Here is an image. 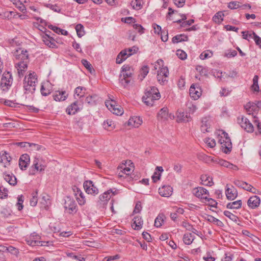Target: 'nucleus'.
<instances>
[{
    "instance_id": "nucleus-1",
    "label": "nucleus",
    "mask_w": 261,
    "mask_h": 261,
    "mask_svg": "<svg viewBox=\"0 0 261 261\" xmlns=\"http://www.w3.org/2000/svg\"><path fill=\"white\" fill-rule=\"evenodd\" d=\"M37 83V76L34 72H30L25 76L23 80V88L25 93H34L36 90Z\"/></svg>"
},
{
    "instance_id": "nucleus-2",
    "label": "nucleus",
    "mask_w": 261,
    "mask_h": 261,
    "mask_svg": "<svg viewBox=\"0 0 261 261\" xmlns=\"http://www.w3.org/2000/svg\"><path fill=\"white\" fill-rule=\"evenodd\" d=\"M161 95L157 88L150 87L147 89L142 97L143 101L147 106H153L154 101L160 98Z\"/></svg>"
},
{
    "instance_id": "nucleus-3",
    "label": "nucleus",
    "mask_w": 261,
    "mask_h": 261,
    "mask_svg": "<svg viewBox=\"0 0 261 261\" xmlns=\"http://www.w3.org/2000/svg\"><path fill=\"white\" fill-rule=\"evenodd\" d=\"M218 142L221 145V149L225 153H229L232 149V143L227 133L223 130H219Z\"/></svg>"
},
{
    "instance_id": "nucleus-4",
    "label": "nucleus",
    "mask_w": 261,
    "mask_h": 261,
    "mask_svg": "<svg viewBox=\"0 0 261 261\" xmlns=\"http://www.w3.org/2000/svg\"><path fill=\"white\" fill-rule=\"evenodd\" d=\"M13 83L12 73L9 71H5L2 75L0 82V88L3 91H8L12 87Z\"/></svg>"
},
{
    "instance_id": "nucleus-5",
    "label": "nucleus",
    "mask_w": 261,
    "mask_h": 261,
    "mask_svg": "<svg viewBox=\"0 0 261 261\" xmlns=\"http://www.w3.org/2000/svg\"><path fill=\"white\" fill-rule=\"evenodd\" d=\"M46 167V165L45 164L44 161L39 158H35L33 165L31 166V169L30 170V174L35 175L37 172H42L44 171Z\"/></svg>"
},
{
    "instance_id": "nucleus-6",
    "label": "nucleus",
    "mask_w": 261,
    "mask_h": 261,
    "mask_svg": "<svg viewBox=\"0 0 261 261\" xmlns=\"http://www.w3.org/2000/svg\"><path fill=\"white\" fill-rule=\"evenodd\" d=\"M64 208L67 213L74 214L77 211L76 202L73 197H66Z\"/></svg>"
},
{
    "instance_id": "nucleus-7",
    "label": "nucleus",
    "mask_w": 261,
    "mask_h": 261,
    "mask_svg": "<svg viewBox=\"0 0 261 261\" xmlns=\"http://www.w3.org/2000/svg\"><path fill=\"white\" fill-rule=\"evenodd\" d=\"M237 120L241 127L245 131L249 133L253 132L254 126L248 119L244 116H242L241 118L238 117Z\"/></svg>"
},
{
    "instance_id": "nucleus-8",
    "label": "nucleus",
    "mask_w": 261,
    "mask_h": 261,
    "mask_svg": "<svg viewBox=\"0 0 261 261\" xmlns=\"http://www.w3.org/2000/svg\"><path fill=\"white\" fill-rule=\"evenodd\" d=\"M83 187L88 194L96 195L98 193V189L94 186L93 181L90 180L84 181Z\"/></svg>"
},
{
    "instance_id": "nucleus-9",
    "label": "nucleus",
    "mask_w": 261,
    "mask_h": 261,
    "mask_svg": "<svg viewBox=\"0 0 261 261\" xmlns=\"http://www.w3.org/2000/svg\"><path fill=\"white\" fill-rule=\"evenodd\" d=\"M14 56L16 60L20 61H28L29 54L27 50L19 48L14 53Z\"/></svg>"
},
{
    "instance_id": "nucleus-10",
    "label": "nucleus",
    "mask_w": 261,
    "mask_h": 261,
    "mask_svg": "<svg viewBox=\"0 0 261 261\" xmlns=\"http://www.w3.org/2000/svg\"><path fill=\"white\" fill-rule=\"evenodd\" d=\"M190 97L194 99H198L202 94V90L197 84H192L189 89Z\"/></svg>"
},
{
    "instance_id": "nucleus-11",
    "label": "nucleus",
    "mask_w": 261,
    "mask_h": 261,
    "mask_svg": "<svg viewBox=\"0 0 261 261\" xmlns=\"http://www.w3.org/2000/svg\"><path fill=\"white\" fill-rule=\"evenodd\" d=\"M40 237L35 233H32L29 238H27L26 241L28 245L35 246H42L43 242L40 241Z\"/></svg>"
},
{
    "instance_id": "nucleus-12",
    "label": "nucleus",
    "mask_w": 261,
    "mask_h": 261,
    "mask_svg": "<svg viewBox=\"0 0 261 261\" xmlns=\"http://www.w3.org/2000/svg\"><path fill=\"white\" fill-rule=\"evenodd\" d=\"M176 121L178 123L188 122L192 120L189 114L182 110H177L176 113Z\"/></svg>"
},
{
    "instance_id": "nucleus-13",
    "label": "nucleus",
    "mask_w": 261,
    "mask_h": 261,
    "mask_svg": "<svg viewBox=\"0 0 261 261\" xmlns=\"http://www.w3.org/2000/svg\"><path fill=\"white\" fill-rule=\"evenodd\" d=\"M169 75V71L167 67H162L158 71L157 74V79L160 84L164 83L167 81V78Z\"/></svg>"
},
{
    "instance_id": "nucleus-14",
    "label": "nucleus",
    "mask_w": 261,
    "mask_h": 261,
    "mask_svg": "<svg viewBox=\"0 0 261 261\" xmlns=\"http://www.w3.org/2000/svg\"><path fill=\"white\" fill-rule=\"evenodd\" d=\"M11 160V157L6 151H2L0 152V163L3 165L4 167H8L10 165Z\"/></svg>"
},
{
    "instance_id": "nucleus-15",
    "label": "nucleus",
    "mask_w": 261,
    "mask_h": 261,
    "mask_svg": "<svg viewBox=\"0 0 261 261\" xmlns=\"http://www.w3.org/2000/svg\"><path fill=\"white\" fill-rule=\"evenodd\" d=\"M29 61H19L15 64V67L17 68L18 76L21 77L23 76L28 68Z\"/></svg>"
},
{
    "instance_id": "nucleus-16",
    "label": "nucleus",
    "mask_w": 261,
    "mask_h": 261,
    "mask_svg": "<svg viewBox=\"0 0 261 261\" xmlns=\"http://www.w3.org/2000/svg\"><path fill=\"white\" fill-rule=\"evenodd\" d=\"M30 156L28 154L21 155L19 160V166L22 170H25L30 164Z\"/></svg>"
},
{
    "instance_id": "nucleus-17",
    "label": "nucleus",
    "mask_w": 261,
    "mask_h": 261,
    "mask_svg": "<svg viewBox=\"0 0 261 261\" xmlns=\"http://www.w3.org/2000/svg\"><path fill=\"white\" fill-rule=\"evenodd\" d=\"M68 96V94L65 90H58L56 91L53 97L54 99L56 101H61L65 100Z\"/></svg>"
},
{
    "instance_id": "nucleus-18",
    "label": "nucleus",
    "mask_w": 261,
    "mask_h": 261,
    "mask_svg": "<svg viewBox=\"0 0 261 261\" xmlns=\"http://www.w3.org/2000/svg\"><path fill=\"white\" fill-rule=\"evenodd\" d=\"M53 91V86L51 84L47 81L42 84L40 91L43 96H47L50 94Z\"/></svg>"
},
{
    "instance_id": "nucleus-19",
    "label": "nucleus",
    "mask_w": 261,
    "mask_h": 261,
    "mask_svg": "<svg viewBox=\"0 0 261 261\" xmlns=\"http://www.w3.org/2000/svg\"><path fill=\"white\" fill-rule=\"evenodd\" d=\"M160 196H171L173 193V188L169 185H164L159 189Z\"/></svg>"
},
{
    "instance_id": "nucleus-20",
    "label": "nucleus",
    "mask_w": 261,
    "mask_h": 261,
    "mask_svg": "<svg viewBox=\"0 0 261 261\" xmlns=\"http://www.w3.org/2000/svg\"><path fill=\"white\" fill-rule=\"evenodd\" d=\"M244 108L248 114H253L258 111V102L255 103L253 102H249L245 106Z\"/></svg>"
},
{
    "instance_id": "nucleus-21",
    "label": "nucleus",
    "mask_w": 261,
    "mask_h": 261,
    "mask_svg": "<svg viewBox=\"0 0 261 261\" xmlns=\"http://www.w3.org/2000/svg\"><path fill=\"white\" fill-rule=\"evenodd\" d=\"M79 110V102L75 101L67 108L66 112L68 115H74Z\"/></svg>"
},
{
    "instance_id": "nucleus-22",
    "label": "nucleus",
    "mask_w": 261,
    "mask_h": 261,
    "mask_svg": "<svg viewBox=\"0 0 261 261\" xmlns=\"http://www.w3.org/2000/svg\"><path fill=\"white\" fill-rule=\"evenodd\" d=\"M142 123V120L140 117L133 116L129 118L128 121V125L135 128L138 127Z\"/></svg>"
},
{
    "instance_id": "nucleus-23",
    "label": "nucleus",
    "mask_w": 261,
    "mask_h": 261,
    "mask_svg": "<svg viewBox=\"0 0 261 261\" xmlns=\"http://www.w3.org/2000/svg\"><path fill=\"white\" fill-rule=\"evenodd\" d=\"M199 198V201L205 204L213 207H216L217 202L214 199L209 198L208 197H198Z\"/></svg>"
},
{
    "instance_id": "nucleus-24",
    "label": "nucleus",
    "mask_w": 261,
    "mask_h": 261,
    "mask_svg": "<svg viewBox=\"0 0 261 261\" xmlns=\"http://www.w3.org/2000/svg\"><path fill=\"white\" fill-rule=\"evenodd\" d=\"M260 202L259 197H250L247 201V204L249 207L254 209L259 206Z\"/></svg>"
},
{
    "instance_id": "nucleus-25",
    "label": "nucleus",
    "mask_w": 261,
    "mask_h": 261,
    "mask_svg": "<svg viewBox=\"0 0 261 261\" xmlns=\"http://www.w3.org/2000/svg\"><path fill=\"white\" fill-rule=\"evenodd\" d=\"M3 177L4 179L10 185L14 186L17 183L16 177L12 174H7L6 172L3 173Z\"/></svg>"
},
{
    "instance_id": "nucleus-26",
    "label": "nucleus",
    "mask_w": 261,
    "mask_h": 261,
    "mask_svg": "<svg viewBox=\"0 0 261 261\" xmlns=\"http://www.w3.org/2000/svg\"><path fill=\"white\" fill-rule=\"evenodd\" d=\"M168 118V109L167 107H164L161 109L158 114V119L160 120L164 121Z\"/></svg>"
},
{
    "instance_id": "nucleus-27",
    "label": "nucleus",
    "mask_w": 261,
    "mask_h": 261,
    "mask_svg": "<svg viewBox=\"0 0 261 261\" xmlns=\"http://www.w3.org/2000/svg\"><path fill=\"white\" fill-rule=\"evenodd\" d=\"M200 179L201 184L203 185L211 186L213 185L212 178L207 174L202 175Z\"/></svg>"
},
{
    "instance_id": "nucleus-28",
    "label": "nucleus",
    "mask_w": 261,
    "mask_h": 261,
    "mask_svg": "<svg viewBox=\"0 0 261 261\" xmlns=\"http://www.w3.org/2000/svg\"><path fill=\"white\" fill-rule=\"evenodd\" d=\"M192 193L194 196H203L208 194V191L204 188L198 187L193 189Z\"/></svg>"
},
{
    "instance_id": "nucleus-29",
    "label": "nucleus",
    "mask_w": 261,
    "mask_h": 261,
    "mask_svg": "<svg viewBox=\"0 0 261 261\" xmlns=\"http://www.w3.org/2000/svg\"><path fill=\"white\" fill-rule=\"evenodd\" d=\"M143 224V220L141 217H135L134 218V222L132 226L134 227V229L136 230H139L142 228Z\"/></svg>"
},
{
    "instance_id": "nucleus-30",
    "label": "nucleus",
    "mask_w": 261,
    "mask_h": 261,
    "mask_svg": "<svg viewBox=\"0 0 261 261\" xmlns=\"http://www.w3.org/2000/svg\"><path fill=\"white\" fill-rule=\"evenodd\" d=\"M103 125L104 128L108 131H111L115 128V124L114 122L111 119H107L105 121L103 122Z\"/></svg>"
},
{
    "instance_id": "nucleus-31",
    "label": "nucleus",
    "mask_w": 261,
    "mask_h": 261,
    "mask_svg": "<svg viewBox=\"0 0 261 261\" xmlns=\"http://www.w3.org/2000/svg\"><path fill=\"white\" fill-rule=\"evenodd\" d=\"M210 124L208 122V120L206 118H204L202 119L201 121V125L200 126L201 130L203 133L208 132V129L210 127Z\"/></svg>"
},
{
    "instance_id": "nucleus-32",
    "label": "nucleus",
    "mask_w": 261,
    "mask_h": 261,
    "mask_svg": "<svg viewBox=\"0 0 261 261\" xmlns=\"http://www.w3.org/2000/svg\"><path fill=\"white\" fill-rule=\"evenodd\" d=\"M188 37L184 34L177 35L172 38V41L173 43H177L181 41H187Z\"/></svg>"
},
{
    "instance_id": "nucleus-33",
    "label": "nucleus",
    "mask_w": 261,
    "mask_h": 261,
    "mask_svg": "<svg viewBox=\"0 0 261 261\" xmlns=\"http://www.w3.org/2000/svg\"><path fill=\"white\" fill-rule=\"evenodd\" d=\"M224 14L223 12L219 11L213 17V20L216 23L220 24L223 20Z\"/></svg>"
},
{
    "instance_id": "nucleus-34",
    "label": "nucleus",
    "mask_w": 261,
    "mask_h": 261,
    "mask_svg": "<svg viewBox=\"0 0 261 261\" xmlns=\"http://www.w3.org/2000/svg\"><path fill=\"white\" fill-rule=\"evenodd\" d=\"M242 206V201L238 200L232 202H229L226 205V207L229 209H239Z\"/></svg>"
},
{
    "instance_id": "nucleus-35",
    "label": "nucleus",
    "mask_w": 261,
    "mask_h": 261,
    "mask_svg": "<svg viewBox=\"0 0 261 261\" xmlns=\"http://www.w3.org/2000/svg\"><path fill=\"white\" fill-rule=\"evenodd\" d=\"M194 239V236L191 233H187L184 235L183 241L186 244L190 245L193 242Z\"/></svg>"
},
{
    "instance_id": "nucleus-36",
    "label": "nucleus",
    "mask_w": 261,
    "mask_h": 261,
    "mask_svg": "<svg viewBox=\"0 0 261 261\" xmlns=\"http://www.w3.org/2000/svg\"><path fill=\"white\" fill-rule=\"evenodd\" d=\"M48 28L54 31L55 33L58 34H62L64 35H68V32L66 30L61 29L57 27L54 26L53 25H49L48 26Z\"/></svg>"
},
{
    "instance_id": "nucleus-37",
    "label": "nucleus",
    "mask_w": 261,
    "mask_h": 261,
    "mask_svg": "<svg viewBox=\"0 0 261 261\" xmlns=\"http://www.w3.org/2000/svg\"><path fill=\"white\" fill-rule=\"evenodd\" d=\"M86 88L79 86L76 87L74 90V95H76L79 98L82 97L85 94Z\"/></svg>"
},
{
    "instance_id": "nucleus-38",
    "label": "nucleus",
    "mask_w": 261,
    "mask_h": 261,
    "mask_svg": "<svg viewBox=\"0 0 261 261\" xmlns=\"http://www.w3.org/2000/svg\"><path fill=\"white\" fill-rule=\"evenodd\" d=\"M226 196H228V195H231V196H237V191L234 187L231 186L230 187H229L228 185L226 186V189L225 190Z\"/></svg>"
},
{
    "instance_id": "nucleus-39",
    "label": "nucleus",
    "mask_w": 261,
    "mask_h": 261,
    "mask_svg": "<svg viewBox=\"0 0 261 261\" xmlns=\"http://www.w3.org/2000/svg\"><path fill=\"white\" fill-rule=\"evenodd\" d=\"M75 29L79 37L81 38L85 35L84 28L82 24H77Z\"/></svg>"
},
{
    "instance_id": "nucleus-40",
    "label": "nucleus",
    "mask_w": 261,
    "mask_h": 261,
    "mask_svg": "<svg viewBox=\"0 0 261 261\" xmlns=\"http://www.w3.org/2000/svg\"><path fill=\"white\" fill-rule=\"evenodd\" d=\"M213 55V53L212 51L210 50H206L201 53L199 56V58L201 60H205L212 57Z\"/></svg>"
},
{
    "instance_id": "nucleus-41",
    "label": "nucleus",
    "mask_w": 261,
    "mask_h": 261,
    "mask_svg": "<svg viewBox=\"0 0 261 261\" xmlns=\"http://www.w3.org/2000/svg\"><path fill=\"white\" fill-rule=\"evenodd\" d=\"M143 4V3L142 0H135L132 2L131 5L133 9L135 10H140L142 8Z\"/></svg>"
},
{
    "instance_id": "nucleus-42",
    "label": "nucleus",
    "mask_w": 261,
    "mask_h": 261,
    "mask_svg": "<svg viewBox=\"0 0 261 261\" xmlns=\"http://www.w3.org/2000/svg\"><path fill=\"white\" fill-rule=\"evenodd\" d=\"M234 184L237 186L240 187L242 188L243 189H244L246 191H248V190H249L250 189V188L251 186L250 185L248 184L247 183H246L245 182L240 181V180H237V181H235Z\"/></svg>"
},
{
    "instance_id": "nucleus-43",
    "label": "nucleus",
    "mask_w": 261,
    "mask_h": 261,
    "mask_svg": "<svg viewBox=\"0 0 261 261\" xmlns=\"http://www.w3.org/2000/svg\"><path fill=\"white\" fill-rule=\"evenodd\" d=\"M149 67L146 66H143L140 71V75L139 76H141V78L140 79L141 80H142L143 79L145 78V77L147 75V74L149 72Z\"/></svg>"
},
{
    "instance_id": "nucleus-44",
    "label": "nucleus",
    "mask_w": 261,
    "mask_h": 261,
    "mask_svg": "<svg viewBox=\"0 0 261 261\" xmlns=\"http://www.w3.org/2000/svg\"><path fill=\"white\" fill-rule=\"evenodd\" d=\"M224 215L230 219L232 221L237 222L238 220V217L232 214L231 212L228 211H225L223 213Z\"/></svg>"
},
{
    "instance_id": "nucleus-45",
    "label": "nucleus",
    "mask_w": 261,
    "mask_h": 261,
    "mask_svg": "<svg viewBox=\"0 0 261 261\" xmlns=\"http://www.w3.org/2000/svg\"><path fill=\"white\" fill-rule=\"evenodd\" d=\"M164 215H159L158 217L156 218L154 221V226L156 227H159L162 226V223L164 221Z\"/></svg>"
},
{
    "instance_id": "nucleus-46",
    "label": "nucleus",
    "mask_w": 261,
    "mask_h": 261,
    "mask_svg": "<svg viewBox=\"0 0 261 261\" xmlns=\"http://www.w3.org/2000/svg\"><path fill=\"white\" fill-rule=\"evenodd\" d=\"M204 142L210 148H214L216 146V141L214 139L206 138L204 140Z\"/></svg>"
},
{
    "instance_id": "nucleus-47",
    "label": "nucleus",
    "mask_w": 261,
    "mask_h": 261,
    "mask_svg": "<svg viewBox=\"0 0 261 261\" xmlns=\"http://www.w3.org/2000/svg\"><path fill=\"white\" fill-rule=\"evenodd\" d=\"M105 105L109 110L117 107L116 102L110 98L109 100H107L105 101Z\"/></svg>"
},
{
    "instance_id": "nucleus-48",
    "label": "nucleus",
    "mask_w": 261,
    "mask_h": 261,
    "mask_svg": "<svg viewBox=\"0 0 261 261\" xmlns=\"http://www.w3.org/2000/svg\"><path fill=\"white\" fill-rule=\"evenodd\" d=\"M208 221L214 224H216L218 226H222L223 224L221 221H220L219 220L212 216H209L208 217Z\"/></svg>"
},
{
    "instance_id": "nucleus-49",
    "label": "nucleus",
    "mask_w": 261,
    "mask_h": 261,
    "mask_svg": "<svg viewBox=\"0 0 261 261\" xmlns=\"http://www.w3.org/2000/svg\"><path fill=\"white\" fill-rule=\"evenodd\" d=\"M132 79L122 77V74L120 75V82L121 84L126 88L130 83Z\"/></svg>"
},
{
    "instance_id": "nucleus-50",
    "label": "nucleus",
    "mask_w": 261,
    "mask_h": 261,
    "mask_svg": "<svg viewBox=\"0 0 261 261\" xmlns=\"http://www.w3.org/2000/svg\"><path fill=\"white\" fill-rule=\"evenodd\" d=\"M119 194H120L119 190L115 188L110 189L103 193L104 195H110V194H112V195H118Z\"/></svg>"
},
{
    "instance_id": "nucleus-51",
    "label": "nucleus",
    "mask_w": 261,
    "mask_h": 261,
    "mask_svg": "<svg viewBox=\"0 0 261 261\" xmlns=\"http://www.w3.org/2000/svg\"><path fill=\"white\" fill-rule=\"evenodd\" d=\"M97 96L96 95H89L86 98V101L90 105H95Z\"/></svg>"
},
{
    "instance_id": "nucleus-52",
    "label": "nucleus",
    "mask_w": 261,
    "mask_h": 261,
    "mask_svg": "<svg viewBox=\"0 0 261 261\" xmlns=\"http://www.w3.org/2000/svg\"><path fill=\"white\" fill-rule=\"evenodd\" d=\"M11 211L7 208H3L0 212L1 216L4 218H7L11 215Z\"/></svg>"
},
{
    "instance_id": "nucleus-53",
    "label": "nucleus",
    "mask_w": 261,
    "mask_h": 261,
    "mask_svg": "<svg viewBox=\"0 0 261 261\" xmlns=\"http://www.w3.org/2000/svg\"><path fill=\"white\" fill-rule=\"evenodd\" d=\"M252 38L254 39L256 45L258 46L259 48L261 49V38L254 32H252Z\"/></svg>"
},
{
    "instance_id": "nucleus-54",
    "label": "nucleus",
    "mask_w": 261,
    "mask_h": 261,
    "mask_svg": "<svg viewBox=\"0 0 261 261\" xmlns=\"http://www.w3.org/2000/svg\"><path fill=\"white\" fill-rule=\"evenodd\" d=\"M241 3L238 2H231L228 5V7L230 9H236L241 7Z\"/></svg>"
},
{
    "instance_id": "nucleus-55",
    "label": "nucleus",
    "mask_w": 261,
    "mask_h": 261,
    "mask_svg": "<svg viewBox=\"0 0 261 261\" xmlns=\"http://www.w3.org/2000/svg\"><path fill=\"white\" fill-rule=\"evenodd\" d=\"M13 12L5 11L0 13V17L2 18H11Z\"/></svg>"
},
{
    "instance_id": "nucleus-56",
    "label": "nucleus",
    "mask_w": 261,
    "mask_h": 261,
    "mask_svg": "<svg viewBox=\"0 0 261 261\" xmlns=\"http://www.w3.org/2000/svg\"><path fill=\"white\" fill-rule=\"evenodd\" d=\"M176 55L179 59L182 60L186 59L187 56L186 52L181 49H178L176 51Z\"/></svg>"
},
{
    "instance_id": "nucleus-57",
    "label": "nucleus",
    "mask_w": 261,
    "mask_h": 261,
    "mask_svg": "<svg viewBox=\"0 0 261 261\" xmlns=\"http://www.w3.org/2000/svg\"><path fill=\"white\" fill-rule=\"evenodd\" d=\"M82 64L89 71L91 72L93 69L91 64L86 59H83L81 61Z\"/></svg>"
},
{
    "instance_id": "nucleus-58",
    "label": "nucleus",
    "mask_w": 261,
    "mask_h": 261,
    "mask_svg": "<svg viewBox=\"0 0 261 261\" xmlns=\"http://www.w3.org/2000/svg\"><path fill=\"white\" fill-rule=\"evenodd\" d=\"M23 197H18L17 202L16 204V206L18 209V211H21L23 207V200L22 199Z\"/></svg>"
},
{
    "instance_id": "nucleus-59",
    "label": "nucleus",
    "mask_w": 261,
    "mask_h": 261,
    "mask_svg": "<svg viewBox=\"0 0 261 261\" xmlns=\"http://www.w3.org/2000/svg\"><path fill=\"white\" fill-rule=\"evenodd\" d=\"M161 176V173L158 172L156 171L154 172L151 177L153 182H156L158 180H159L160 179Z\"/></svg>"
},
{
    "instance_id": "nucleus-60",
    "label": "nucleus",
    "mask_w": 261,
    "mask_h": 261,
    "mask_svg": "<svg viewBox=\"0 0 261 261\" xmlns=\"http://www.w3.org/2000/svg\"><path fill=\"white\" fill-rule=\"evenodd\" d=\"M243 38L248 41H249V38H252L253 34L252 33H249L248 31H243L242 32Z\"/></svg>"
},
{
    "instance_id": "nucleus-61",
    "label": "nucleus",
    "mask_w": 261,
    "mask_h": 261,
    "mask_svg": "<svg viewBox=\"0 0 261 261\" xmlns=\"http://www.w3.org/2000/svg\"><path fill=\"white\" fill-rule=\"evenodd\" d=\"M161 38L163 42H166L168 39V33L167 31H163L161 33Z\"/></svg>"
},
{
    "instance_id": "nucleus-62",
    "label": "nucleus",
    "mask_w": 261,
    "mask_h": 261,
    "mask_svg": "<svg viewBox=\"0 0 261 261\" xmlns=\"http://www.w3.org/2000/svg\"><path fill=\"white\" fill-rule=\"evenodd\" d=\"M43 41L44 42L45 44L48 46L49 47L54 48L56 46V44L54 42L47 39L46 37L44 38Z\"/></svg>"
},
{
    "instance_id": "nucleus-63",
    "label": "nucleus",
    "mask_w": 261,
    "mask_h": 261,
    "mask_svg": "<svg viewBox=\"0 0 261 261\" xmlns=\"http://www.w3.org/2000/svg\"><path fill=\"white\" fill-rule=\"evenodd\" d=\"M174 4L178 8L182 7L186 2V0H173Z\"/></svg>"
},
{
    "instance_id": "nucleus-64",
    "label": "nucleus",
    "mask_w": 261,
    "mask_h": 261,
    "mask_svg": "<svg viewBox=\"0 0 261 261\" xmlns=\"http://www.w3.org/2000/svg\"><path fill=\"white\" fill-rule=\"evenodd\" d=\"M133 28L140 34H142L144 33V28L141 24H134Z\"/></svg>"
}]
</instances>
